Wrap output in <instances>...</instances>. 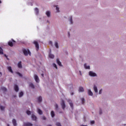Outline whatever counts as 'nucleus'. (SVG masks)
Wrapping results in <instances>:
<instances>
[{
  "mask_svg": "<svg viewBox=\"0 0 126 126\" xmlns=\"http://www.w3.org/2000/svg\"><path fill=\"white\" fill-rule=\"evenodd\" d=\"M23 52L24 55L26 56H28V55H29V56H31V52L29 50H26V49H23Z\"/></svg>",
  "mask_w": 126,
  "mask_h": 126,
  "instance_id": "nucleus-1",
  "label": "nucleus"
},
{
  "mask_svg": "<svg viewBox=\"0 0 126 126\" xmlns=\"http://www.w3.org/2000/svg\"><path fill=\"white\" fill-rule=\"evenodd\" d=\"M13 43H16V41H15V40H14L13 39H12L11 41L10 40L8 41V45L10 47H13Z\"/></svg>",
  "mask_w": 126,
  "mask_h": 126,
  "instance_id": "nucleus-2",
  "label": "nucleus"
},
{
  "mask_svg": "<svg viewBox=\"0 0 126 126\" xmlns=\"http://www.w3.org/2000/svg\"><path fill=\"white\" fill-rule=\"evenodd\" d=\"M33 44L35 46L36 51H39V43H38V42H37L36 41H34Z\"/></svg>",
  "mask_w": 126,
  "mask_h": 126,
  "instance_id": "nucleus-3",
  "label": "nucleus"
},
{
  "mask_svg": "<svg viewBox=\"0 0 126 126\" xmlns=\"http://www.w3.org/2000/svg\"><path fill=\"white\" fill-rule=\"evenodd\" d=\"M34 79L35 80V82H37V83H39L40 82V80L39 79V77L37 76V75H34Z\"/></svg>",
  "mask_w": 126,
  "mask_h": 126,
  "instance_id": "nucleus-4",
  "label": "nucleus"
},
{
  "mask_svg": "<svg viewBox=\"0 0 126 126\" xmlns=\"http://www.w3.org/2000/svg\"><path fill=\"white\" fill-rule=\"evenodd\" d=\"M61 106L63 109L64 110V109H65V103H64V101L62 100L61 103Z\"/></svg>",
  "mask_w": 126,
  "mask_h": 126,
  "instance_id": "nucleus-5",
  "label": "nucleus"
},
{
  "mask_svg": "<svg viewBox=\"0 0 126 126\" xmlns=\"http://www.w3.org/2000/svg\"><path fill=\"white\" fill-rule=\"evenodd\" d=\"M89 74L90 76H93V77L96 76V73H94V72H93V71H90L89 72Z\"/></svg>",
  "mask_w": 126,
  "mask_h": 126,
  "instance_id": "nucleus-6",
  "label": "nucleus"
},
{
  "mask_svg": "<svg viewBox=\"0 0 126 126\" xmlns=\"http://www.w3.org/2000/svg\"><path fill=\"white\" fill-rule=\"evenodd\" d=\"M14 90L16 91V92H18L19 91V88H18V86L17 85H15L14 86Z\"/></svg>",
  "mask_w": 126,
  "mask_h": 126,
  "instance_id": "nucleus-7",
  "label": "nucleus"
},
{
  "mask_svg": "<svg viewBox=\"0 0 126 126\" xmlns=\"http://www.w3.org/2000/svg\"><path fill=\"white\" fill-rule=\"evenodd\" d=\"M18 67H19V68H22V64L21 61L19 62L18 63Z\"/></svg>",
  "mask_w": 126,
  "mask_h": 126,
  "instance_id": "nucleus-8",
  "label": "nucleus"
},
{
  "mask_svg": "<svg viewBox=\"0 0 126 126\" xmlns=\"http://www.w3.org/2000/svg\"><path fill=\"white\" fill-rule=\"evenodd\" d=\"M88 94L89 96H93V93L90 90H88Z\"/></svg>",
  "mask_w": 126,
  "mask_h": 126,
  "instance_id": "nucleus-9",
  "label": "nucleus"
},
{
  "mask_svg": "<svg viewBox=\"0 0 126 126\" xmlns=\"http://www.w3.org/2000/svg\"><path fill=\"white\" fill-rule=\"evenodd\" d=\"M79 92H84V89L82 87H80L79 88Z\"/></svg>",
  "mask_w": 126,
  "mask_h": 126,
  "instance_id": "nucleus-10",
  "label": "nucleus"
},
{
  "mask_svg": "<svg viewBox=\"0 0 126 126\" xmlns=\"http://www.w3.org/2000/svg\"><path fill=\"white\" fill-rule=\"evenodd\" d=\"M56 61L58 65H59L60 66H62V63L60 61V60H59V59H57Z\"/></svg>",
  "mask_w": 126,
  "mask_h": 126,
  "instance_id": "nucleus-11",
  "label": "nucleus"
},
{
  "mask_svg": "<svg viewBox=\"0 0 126 126\" xmlns=\"http://www.w3.org/2000/svg\"><path fill=\"white\" fill-rule=\"evenodd\" d=\"M32 119L33 121H36V120H37V117L34 114H32Z\"/></svg>",
  "mask_w": 126,
  "mask_h": 126,
  "instance_id": "nucleus-12",
  "label": "nucleus"
},
{
  "mask_svg": "<svg viewBox=\"0 0 126 126\" xmlns=\"http://www.w3.org/2000/svg\"><path fill=\"white\" fill-rule=\"evenodd\" d=\"M12 123L14 126H17V123H16V120L15 119H13Z\"/></svg>",
  "mask_w": 126,
  "mask_h": 126,
  "instance_id": "nucleus-13",
  "label": "nucleus"
},
{
  "mask_svg": "<svg viewBox=\"0 0 126 126\" xmlns=\"http://www.w3.org/2000/svg\"><path fill=\"white\" fill-rule=\"evenodd\" d=\"M25 126H33V125L32 124H31V123H26L25 124Z\"/></svg>",
  "mask_w": 126,
  "mask_h": 126,
  "instance_id": "nucleus-14",
  "label": "nucleus"
},
{
  "mask_svg": "<svg viewBox=\"0 0 126 126\" xmlns=\"http://www.w3.org/2000/svg\"><path fill=\"white\" fill-rule=\"evenodd\" d=\"M84 67L86 69H90V66H87V64L86 63L84 64Z\"/></svg>",
  "mask_w": 126,
  "mask_h": 126,
  "instance_id": "nucleus-15",
  "label": "nucleus"
},
{
  "mask_svg": "<svg viewBox=\"0 0 126 126\" xmlns=\"http://www.w3.org/2000/svg\"><path fill=\"white\" fill-rule=\"evenodd\" d=\"M29 86L30 87H31V88H32V89H34V88H35V86L32 83H30Z\"/></svg>",
  "mask_w": 126,
  "mask_h": 126,
  "instance_id": "nucleus-16",
  "label": "nucleus"
},
{
  "mask_svg": "<svg viewBox=\"0 0 126 126\" xmlns=\"http://www.w3.org/2000/svg\"><path fill=\"white\" fill-rule=\"evenodd\" d=\"M94 90L95 93H98V89H97V87L94 86Z\"/></svg>",
  "mask_w": 126,
  "mask_h": 126,
  "instance_id": "nucleus-17",
  "label": "nucleus"
},
{
  "mask_svg": "<svg viewBox=\"0 0 126 126\" xmlns=\"http://www.w3.org/2000/svg\"><path fill=\"white\" fill-rule=\"evenodd\" d=\"M8 70L10 72H11V73H13V71H12V69L11 68V66H8Z\"/></svg>",
  "mask_w": 126,
  "mask_h": 126,
  "instance_id": "nucleus-18",
  "label": "nucleus"
},
{
  "mask_svg": "<svg viewBox=\"0 0 126 126\" xmlns=\"http://www.w3.org/2000/svg\"><path fill=\"white\" fill-rule=\"evenodd\" d=\"M55 46L57 49H59V44L58 43V42L56 41L55 42Z\"/></svg>",
  "mask_w": 126,
  "mask_h": 126,
  "instance_id": "nucleus-19",
  "label": "nucleus"
},
{
  "mask_svg": "<svg viewBox=\"0 0 126 126\" xmlns=\"http://www.w3.org/2000/svg\"><path fill=\"white\" fill-rule=\"evenodd\" d=\"M0 55H3V50L0 47Z\"/></svg>",
  "mask_w": 126,
  "mask_h": 126,
  "instance_id": "nucleus-20",
  "label": "nucleus"
},
{
  "mask_svg": "<svg viewBox=\"0 0 126 126\" xmlns=\"http://www.w3.org/2000/svg\"><path fill=\"white\" fill-rule=\"evenodd\" d=\"M49 57L50 59H54V58H55V56L53 54H50L49 55Z\"/></svg>",
  "mask_w": 126,
  "mask_h": 126,
  "instance_id": "nucleus-21",
  "label": "nucleus"
},
{
  "mask_svg": "<svg viewBox=\"0 0 126 126\" xmlns=\"http://www.w3.org/2000/svg\"><path fill=\"white\" fill-rule=\"evenodd\" d=\"M38 113L39 114V115H42L43 114V112L42 111V110H41V109H38Z\"/></svg>",
  "mask_w": 126,
  "mask_h": 126,
  "instance_id": "nucleus-22",
  "label": "nucleus"
},
{
  "mask_svg": "<svg viewBox=\"0 0 126 126\" xmlns=\"http://www.w3.org/2000/svg\"><path fill=\"white\" fill-rule=\"evenodd\" d=\"M51 115L52 118H54V117H55V112H54V111H52L51 112Z\"/></svg>",
  "mask_w": 126,
  "mask_h": 126,
  "instance_id": "nucleus-23",
  "label": "nucleus"
},
{
  "mask_svg": "<svg viewBox=\"0 0 126 126\" xmlns=\"http://www.w3.org/2000/svg\"><path fill=\"white\" fill-rule=\"evenodd\" d=\"M42 96H39V97H38V98H37V100L38 101V102H42Z\"/></svg>",
  "mask_w": 126,
  "mask_h": 126,
  "instance_id": "nucleus-24",
  "label": "nucleus"
},
{
  "mask_svg": "<svg viewBox=\"0 0 126 126\" xmlns=\"http://www.w3.org/2000/svg\"><path fill=\"white\" fill-rule=\"evenodd\" d=\"M46 15L48 16V17H50L51 15V12L50 11L46 12Z\"/></svg>",
  "mask_w": 126,
  "mask_h": 126,
  "instance_id": "nucleus-25",
  "label": "nucleus"
},
{
  "mask_svg": "<svg viewBox=\"0 0 126 126\" xmlns=\"http://www.w3.org/2000/svg\"><path fill=\"white\" fill-rule=\"evenodd\" d=\"M1 90H2V91H3L4 92H6V91H7V90L6 89V88H4V87H2L1 88Z\"/></svg>",
  "mask_w": 126,
  "mask_h": 126,
  "instance_id": "nucleus-26",
  "label": "nucleus"
},
{
  "mask_svg": "<svg viewBox=\"0 0 126 126\" xmlns=\"http://www.w3.org/2000/svg\"><path fill=\"white\" fill-rule=\"evenodd\" d=\"M23 95H24L23 92H21L19 93V97H22V96H23Z\"/></svg>",
  "mask_w": 126,
  "mask_h": 126,
  "instance_id": "nucleus-27",
  "label": "nucleus"
},
{
  "mask_svg": "<svg viewBox=\"0 0 126 126\" xmlns=\"http://www.w3.org/2000/svg\"><path fill=\"white\" fill-rule=\"evenodd\" d=\"M16 73L17 74H18L19 76H20V77H22V74L20 73L19 72H16Z\"/></svg>",
  "mask_w": 126,
  "mask_h": 126,
  "instance_id": "nucleus-28",
  "label": "nucleus"
},
{
  "mask_svg": "<svg viewBox=\"0 0 126 126\" xmlns=\"http://www.w3.org/2000/svg\"><path fill=\"white\" fill-rule=\"evenodd\" d=\"M5 108V107L4 106H0V109L1 111H4Z\"/></svg>",
  "mask_w": 126,
  "mask_h": 126,
  "instance_id": "nucleus-29",
  "label": "nucleus"
},
{
  "mask_svg": "<svg viewBox=\"0 0 126 126\" xmlns=\"http://www.w3.org/2000/svg\"><path fill=\"white\" fill-rule=\"evenodd\" d=\"M69 105H70L71 108H72V109H73V104L72 103V102H70Z\"/></svg>",
  "mask_w": 126,
  "mask_h": 126,
  "instance_id": "nucleus-30",
  "label": "nucleus"
},
{
  "mask_svg": "<svg viewBox=\"0 0 126 126\" xmlns=\"http://www.w3.org/2000/svg\"><path fill=\"white\" fill-rule=\"evenodd\" d=\"M55 110H58L59 108V105H58V104H56L55 105Z\"/></svg>",
  "mask_w": 126,
  "mask_h": 126,
  "instance_id": "nucleus-31",
  "label": "nucleus"
},
{
  "mask_svg": "<svg viewBox=\"0 0 126 126\" xmlns=\"http://www.w3.org/2000/svg\"><path fill=\"white\" fill-rule=\"evenodd\" d=\"M56 7L57 12H60V8L58 7V5L56 6Z\"/></svg>",
  "mask_w": 126,
  "mask_h": 126,
  "instance_id": "nucleus-32",
  "label": "nucleus"
},
{
  "mask_svg": "<svg viewBox=\"0 0 126 126\" xmlns=\"http://www.w3.org/2000/svg\"><path fill=\"white\" fill-rule=\"evenodd\" d=\"M81 101H82V103L84 104V102H85V99H84V98H81Z\"/></svg>",
  "mask_w": 126,
  "mask_h": 126,
  "instance_id": "nucleus-33",
  "label": "nucleus"
},
{
  "mask_svg": "<svg viewBox=\"0 0 126 126\" xmlns=\"http://www.w3.org/2000/svg\"><path fill=\"white\" fill-rule=\"evenodd\" d=\"M26 113H27V115H31V111H30L29 110L27 111Z\"/></svg>",
  "mask_w": 126,
  "mask_h": 126,
  "instance_id": "nucleus-34",
  "label": "nucleus"
},
{
  "mask_svg": "<svg viewBox=\"0 0 126 126\" xmlns=\"http://www.w3.org/2000/svg\"><path fill=\"white\" fill-rule=\"evenodd\" d=\"M35 11L36 12V13H39V9H38V8H35Z\"/></svg>",
  "mask_w": 126,
  "mask_h": 126,
  "instance_id": "nucleus-35",
  "label": "nucleus"
},
{
  "mask_svg": "<svg viewBox=\"0 0 126 126\" xmlns=\"http://www.w3.org/2000/svg\"><path fill=\"white\" fill-rule=\"evenodd\" d=\"M53 65L54 67H55V68H56V69H58V67L57 66V64H56V63H53Z\"/></svg>",
  "mask_w": 126,
  "mask_h": 126,
  "instance_id": "nucleus-36",
  "label": "nucleus"
},
{
  "mask_svg": "<svg viewBox=\"0 0 126 126\" xmlns=\"http://www.w3.org/2000/svg\"><path fill=\"white\" fill-rule=\"evenodd\" d=\"M70 22L71 24H72V17H70Z\"/></svg>",
  "mask_w": 126,
  "mask_h": 126,
  "instance_id": "nucleus-37",
  "label": "nucleus"
},
{
  "mask_svg": "<svg viewBox=\"0 0 126 126\" xmlns=\"http://www.w3.org/2000/svg\"><path fill=\"white\" fill-rule=\"evenodd\" d=\"M56 126H62V125H61V123H57Z\"/></svg>",
  "mask_w": 126,
  "mask_h": 126,
  "instance_id": "nucleus-38",
  "label": "nucleus"
},
{
  "mask_svg": "<svg viewBox=\"0 0 126 126\" xmlns=\"http://www.w3.org/2000/svg\"><path fill=\"white\" fill-rule=\"evenodd\" d=\"M91 124L92 125H94V124H95V121H91Z\"/></svg>",
  "mask_w": 126,
  "mask_h": 126,
  "instance_id": "nucleus-39",
  "label": "nucleus"
},
{
  "mask_svg": "<svg viewBox=\"0 0 126 126\" xmlns=\"http://www.w3.org/2000/svg\"><path fill=\"white\" fill-rule=\"evenodd\" d=\"M42 120H44V121H45V120L46 119V117H45V116H43V117H42Z\"/></svg>",
  "mask_w": 126,
  "mask_h": 126,
  "instance_id": "nucleus-40",
  "label": "nucleus"
},
{
  "mask_svg": "<svg viewBox=\"0 0 126 126\" xmlns=\"http://www.w3.org/2000/svg\"><path fill=\"white\" fill-rule=\"evenodd\" d=\"M102 93V90H100L99 91V94H101Z\"/></svg>",
  "mask_w": 126,
  "mask_h": 126,
  "instance_id": "nucleus-41",
  "label": "nucleus"
},
{
  "mask_svg": "<svg viewBox=\"0 0 126 126\" xmlns=\"http://www.w3.org/2000/svg\"><path fill=\"white\" fill-rule=\"evenodd\" d=\"M102 114V110H100L99 111V115H101Z\"/></svg>",
  "mask_w": 126,
  "mask_h": 126,
  "instance_id": "nucleus-42",
  "label": "nucleus"
},
{
  "mask_svg": "<svg viewBox=\"0 0 126 126\" xmlns=\"http://www.w3.org/2000/svg\"><path fill=\"white\" fill-rule=\"evenodd\" d=\"M68 37L70 36V34L69 33V32H68Z\"/></svg>",
  "mask_w": 126,
  "mask_h": 126,
  "instance_id": "nucleus-43",
  "label": "nucleus"
},
{
  "mask_svg": "<svg viewBox=\"0 0 126 126\" xmlns=\"http://www.w3.org/2000/svg\"><path fill=\"white\" fill-rule=\"evenodd\" d=\"M41 75L43 76V77H44V74H41Z\"/></svg>",
  "mask_w": 126,
  "mask_h": 126,
  "instance_id": "nucleus-44",
  "label": "nucleus"
},
{
  "mask_svg": "<svg viewBox=\"0 0 126 126\" xmlns=\"http://www.w3.org/2000/svg\"><path fill=\"white\" fill-rule=\"evenodd\" d=\"M73 94H74L73 93H72L71 94V95H73Z\"/></svg>",
  "mask_w": 126,
  "mask_h": 126,
  "instance_id": "nucleus-45",
  "label": "nucleus"
},
{
  "mask_svg": "<svg viewBox=\"0 0 126 126\" xmlns=\"http://www.w3.org/2000/svg\"><path fill=\"white\" fill-rule=\"evenodd\" d=\"M81 126H85V125H81Z\"/></svg>",
  "mask_w": 126,
  "mask_h": 126,
  "instance_id": "nucleus-46",
  "label": "nucleus"
},
{
  "mask_svg": "<svg viewBox=\"0 0 126 126\" xmlns=\"http://www.w3.org/2000/svg\"><path fill=\"white\" fill-rule=\"evenodd\" d=\"M50 44H52V41H50Z\"/></svg>",
  "mask_w": 126,
  "mask_h": 126,
  "instance_id": "nucleus-47",
  "label": "nucleus"
},
{
  "mask_svg": "<svg viewBox=\"0 0 126 126\" xmlns=\"http://www.w3.org/2000/svg\"><path fill=\"white\" fill-rule=\"evenodd\" d=\"M5 57L6 58H7V56L6 55H5Z\"/></svg>",
  "mask_w": 126,
  "mask_h": 126,
  "instance_id": "nucleus-48",
  "label": "nucleus"
},
{
  "mask_svg": "<svg viewBox=\"0 0 126 126\" xmlns=\"http://www.w3.org/2000/svg\"><path fill=\"white\" fill-rule=\"evenodd\" d=\"M0 3H1V1L0 0Z\"/></svg>",
  "mask_w": 126,
  "mask_h": 126,
  "instance_id": "nucleus-49",
  "label": "nucleus"
},
{
  "mask_svg": "<svg viewBox=\"0 0 126 126\" xmlns=\"http://www.w3.org/2000/svg\"><path fill=\"white\" fill-rule=\"evenodd\" d=\"M7 126H10L9 124L7 125Z\"/></svg>",
  "mask_w": 126,
  "mask_h": 126,
  "instance_id": "nucleus-50",
  "label": "nucleus"
},
{
  "mask_svg": "<svg viewBox=\"0 0 126 126\" xmlns=\"http://www.w3.org/2000/svg\"><path fill=\"white\" fill-rule=\"evenodd\" d=\"M48 126H52V125H48Z\"/></svg>",
  "mask_w": 126,
  "mask_h": 126,
  "instance_id": "nucleus-51",
  "label": "nucleus"
}]
</instances>
